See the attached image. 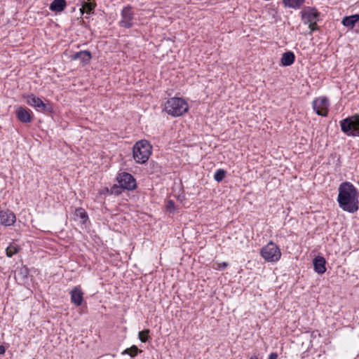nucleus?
Wrapping results in <instances>:
<instances>
[{"instance_id":"nucleus-8","label":"nucleus","mask_w":359,"mask_h":359,"mask_svg":"<svg viewBox=\"0 0 359 359\" xmlns=\"http://www.w3.org/2000/svg\"><path fill=\"white\" fill-rule=\"evenodd\" d=\"M312 107L318 115L327 116L330 107L329 100L325 97H317L313 101Z\"/></svg>"},{"instance_id":"nucleus-6","label":"nucleus","mask_w":359,"mask_h":359,"mask_svg":"<svg viewBox=\"0 0 359 359\" xmlns=\"http://www.w3.org/2000/svg\"><path fill=\"white\" fill-rule=\"evenodd\" d=\"M135 20V13L132 6L128 5L124 6L121 11V20L118 25L121 27L130 29L133 27Z\"/></svg>"},{"instance_id":"nucleus-17","label":"nucleus","mask_w":359,"mask_h":359,"mask_svg":"<svg viewBox=\"0 0 359 359\" xmlns=\"http://www.w3.org/2000/svg\"><path fill=\"white\" fill-rule=\"evenodd\" d=\"M295 60V55L293 52L287 51L282 55L280 59V64L283 67H287L292 65Z\"/></svg>"},{"instance_id":"nucleus-9","label":"nucleus","mask_w":359,"mask_h":359,"mask_svg":"<svg viewBox=\"0 0 359 359\" xmlns=\"http://www.w3.org/2000/svg\"><path fill=\"white\" fill-rule=\"evenodd\" d=\"M119 185L127 190H133L136 188V181L134 177L128 172L120 173L117 177Z\"/></svg>"},{"instance_id":"nucleus-12","label":"nucleus","mask_w":359,"mask_h":359,"mask_svg":"<svg viewBox=\"0 0 359 359\" xmlns=\"http://www.w3.org/2000/svg\"><path fill=\"white\" fill-rule=\"evenodd\" d=\"M313 268L316 273L319 274H323L326 271L325 264L326 261L323 257L318 256L316 257L313 261Z\"/></svg>"},{"instance_id":"nucleus-22","label":"nucleus","mask_w":359,"mask_h":359,"mask_svg":"<svg viewBox=\"0 0 359 359\" xmlns=\"http://www.w3.org/2000/svg\"><path fill=\"white\" fill-rule=\"evenodd\" d=\"M19 250L20 247L15 243H13L6 248V255L8 257H11L13 255H15Z\"/></svg>"},{"instance_id":"nucleus-3","label":"nucleus","mask_w":359,"mask_h":359,"mask_svg":"<svg viewBox=\"0 0 359 359\" xmlns=\"http://www.w3.org/2000/svg\"><path fill=\"white\" fill-rule=\"evenodd\" d=\"M152 147L145 140H142L135 143L133 149V156L137 163H146L151 154Z\"/></svg>"},{"instance_id":"nucleus-30","label":"nucleus","mask_w":359,"mask_h":359,"mask_svg":"<svg viewBox=\"0 0 359 359\" xmlns=\"http://www.w3.org/2000/svg\"><path fill=\"white\" fill-rule=\"evenodd\" d=\"M6 348L4 346H0V355H4L5 353Z\"/></svg>"},{"instance_id":"nucleus-21","label":"nucleus","mask_w":359,"mask_h":359,"mask_svg":"<svg viewBox=\"0 0 359 359\" xmlns=\"http://www.w3.org/2000/svg\"><path fill=\"white\" fill-rule=\"evenodd\" d=\"M283 2L287 7L297 9L304 4V0H283Z\"/></svg>"},{"instance_id":"nucleus-2","label":"nucleus","mask_w":359,"mask_h":359,"mask_svg":"<svg viewBox=\"0 0 359 359\" xmlns=\"http://www.w3.org/2000/svg\"><path fill=\"white\" fill-rule=\"evenodd\" d=\"M189 106L187 102L181 97H171L164 104L163 110L173 117L183 115L188 111Z\"/></svg>"},{"instance_id":"nucleus-19","label":"nucleus","mask_w":359,"mask_h":359,"mask_svg":"<svg viewBox=\"0 0 359 359\" xmlns=\"http://www.w3.org/2000/svg\"><path fill=\"white\" fill-rule=\"evenodd\" d=\"M82 7L80 9V11L82 14L86 12L88 14L93 13L95 8L96 6V3L95 0H87L83 1L81 3Z\"/></svg>"},{"instance_id":"nucleus-20","label":"nucleus","mask_w":359,"mask_h":359,"mask_svg":"<svg viewBox=\"0 0 359 359\" xmlns=\"http://www.w3.org/2000/svg\"><path fill=\"white\" fill-rule=\"evenodd\" d=\"M354 121L355 119H353V118L350 117L342 120L340 122L341 130L348 135L353 130Z\"/></svg>"},{"instance_id":"nucleus-25","label":"nucleus","mask_w":359,"mask_h":359,"mask_svg":"<svg viewBox=\"0 0 359 359\" xmlns=\"http://www.w3.org/2000/svg\"><path fill=\"white\" fill-rule=\"evenodd\" d=\"M138 351L139 350L137 347L135 346H133L132 347L124 350L122 354H128L131 357H135L137 354Z\"/></svg>"},{"instance_id":"nucleus-10","label":"nucleus","mask_w":359,"mask_h":359,"mask_svg":"<svg viewBox=\"0 0 359 359\" xmlns=\"http://www.w3.org/2000/svg\"><path fill=\"white\" fill-rule=\"evenodd\" d=\"M16 218L14 213L8 210H0L1 224H14Z\"/></svg>"},{"instance_id":"nucleus-7","label":"nucleus","mask_w":359,"mask_h":359,"mask_svg":"<svg viewBox=\"0 0 359 359\" xmlns=\"http://www.w3.org/2000/svg\"><path fill=\"white\" fill-rule=\"evenodd\" d=\"M26 102L29 105L39 111L49 113L53 111V107L50 104H45L39 97L34 94L28 95L26 97Z\"/></svg>"},{"instance_id":"nucleus-14","label":"nucleus","mask_w":359,"mask_h":359,"mask_svg":"<svg viewBox=\"0 0 359 359\" xmlns=\"http://www.w3.org/2000/svg\"><path fill=\"white\" fill-rule=\"evenodd\" d=\"M91 53L88 50H81L72 55V60H81L84 64H87L91 60Z\"/></svg>"},{"instance_id":"nucleus-4","label":"nucleus","mask_w":359,"mask_h":359,"mask_svg":"<svg viewBox=\"0 0 359 359\" xmlns=\"http://www.w3.org/2000/svg\"><path fill=\"white\" fill-rule=\"evenodd\" d=\"M260 254L262 258L269 262H276L281 257L279 248L272 242L263 247L261 249Z\"/></svg>"},{"instance_id":"nucleus-18","label":"nucleus","mask_w":359,"mask_h":359,"mask_svg":"<svg viewBox=\"0 0 359 359\" xmlns=\"http://www.w3.org/2000/svg\"><path fill=\"white\" fill-rule=\"evenodd\" d=\"M66 6L65 0H53L49 6V9L53 12L60 13L65 10Z\"/></svg>"},{"instance_id":"nucleus-13","label":"nucleus","mask_w":359,"mask_h":359,"mask_svg":"<svg viewBox=\"0 0 359 359\" xmlns=\"http://www.w3.org/2000/svg\"><path fill=\"white\" fill-rule=\"evenodd\" d=\"M71 301L73 304L76 306H80L83 302V293L79 287H74L71 292Z\"/></svg>"},{"instance_id":"nucleus-29","label":"nucleus","mask_w":359,"mask_h":359,"mask_svg":"<svg viewBox=\"0 0 359 359\" xmlns=\"http://www.w3.org/2000/svg\"><path fill=\"white\" fill-rule=\"evenodd\" d=\"M278 358V354L276 353H271L269 355V359H277Z\"/></svg>"},{"instance_id":"nucleus-27","label":"nucleus","mask_w":359,"mask_h":359,"mask_svg":"<svg viewBox=\"0 0 359 359\" xmlns=\"http://www.w3.org/2000/svg\"><path fill=\"white\" fill-rule=\"evenodd\" d=\"M166 210L170 213L174 212L175 210V202L172 200H168L165 203Z\"/></svg>"},{"instance_id":"nucleus-1","label":"nucleus","mask_w":359,"mask_h":359,"mask_svg":"<svg viewBox=\"0 0 359 359\" xmlns=\"http://www.w3.org/2000/svg\"><path fill=\"white\" fill-rule=\"evenodd\" d=\"M338 191L337 202L339 208L349 213L357 212L359 209L357 188L351 182H344L339 184Z\"/></svg>"},{"instance_id":"nucleus-24","label":"nucleus","mask_w":359,"mask_h":359,"mask_svg":"<svg viewBox=\"0 0 359 359\" xmlns=\"http://www.w3.org/2000/svg\"><path fill=\"white\" fill-rule=\"evenodd\" d=\"M348 135L359 137V119H355L353 130L348 133Z\"/></svg>"},{"instance_id":"nucleus-5","label":"nucleus","mask_w":359,"mask_h":359,"mask_svg":"<svg viewBox=\"0 0 359 359\" xmlns=\"http://www.w3.org/2000/svg\"><path fill=\"white\" fill-rule=\"evenodd\" d=\"M302 13V20L305 24L309 25L311 33L318 29L317 21L319 18V12L315 8L308 7Z\"/></svg>"},{"instance_id":"nucleus-11","label":"nucleus","mask_w":359,"mask_h":359,"mask_svg":"<svg viewBox=\"0 0 359 359\" xmlns=\"http://www.w3.org/2000/svg\"><path fill=\"white\" fill-rule=\"evenodd\" d=\"M16 116L20 121L28 123L32 121L31 111L22 107H18L16 109Z\"/></svg>"},{"instance_id":"nucleus-16","label":"nucleus","mask_w":359,"mask_h":359,"mask_svg":"<svg viewBox=\"0 0 359 359\" xmlns=\"http://www.w3.org/2000/svg\"><path fill=\"white\" fill-rule=\"evenodd\" d=\"M359 21V15L355 14L349 16H345L341 20V24L348 29H353L355 24Z\"/></svg>"},{"instance_id":"nucleus-28","label":"nucleus","mask_w":359,"mask_h":359,"mask_svg":"<svg viewBox=\"0 0 359 359\" xmlns=\"http://www.w3.org/2000/svg\"><path fill=\"white\" fill-rule=\"evenodd\" d=\"M228 266V264L226 262H215L212 264V267L215 270H223Z\"/></svg>"},{"instance_id":"nucleus-15","label":"nucleus","mask_w":359,"mask_h":359,"mask_svg":"<svg viewBox=\"0 0 359 359\" xmlns=\"http://www.w3.org/2000/svg\"><path fill=\"white\" fill-rule=\"evenodd\" d=\"M88 220L86 211L81 208H77L74 212V221L81 224H85Z\"/></svg>"},{"instance_id":"nucleus-26","label":"nucleus","mask_w":359,"mask_h":359,"mask_svg":"<svg viewBox=\"0 0 359 359\" xmlns=\"http://www.w3.org/2000/svg\"><path fill=\"white\" fill-rule=\"evenodd\" d=\"M149 330H144L139 332V339L142 342H146L148 336H149Z\"/></svg>"},{"instance_id":"nucleus-23","label":"nucleus","mask_w":359,"mask_h":359,"mask_svg":"<svg viewBox=\"0 0 359 359\" xmlns=\"http://www.w3.org/2000/svg\"><path fill=\"white\" fill-rule=\"evenodd\" d=\"M226 171L223 169L217 170L214 175V179L215 181L219 182H222L225 177Z\"/></svg>"}]
</instances>
